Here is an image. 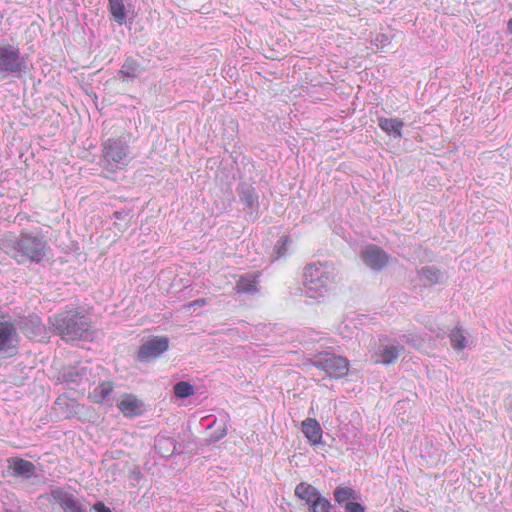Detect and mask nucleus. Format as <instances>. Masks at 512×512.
<instances>
[{"label":"nucleus","instance_id":"bb28decb","mask_svg":"<svg viewBox=\"0 0 512 512\" xmlns=\"http://www.w3.org/2000/svg\"><path fill=\"white\" fill-rule=\"evenodd\" d=\"M290 243V238L288 235H283L278 240L277 244L275 245V253L277 254V257H281L285 255L287 251V246Z\"/></svg>","mask_w":512,"mask_h":512},{"label":"nucleus","instance_id":"2f4dec72","mask_svg":"<svg viewBox=\"0 0 512 512\" xmlns=\"http://www.w3.org/2000/svg\"><path fill=\"white\" fill-rule=\"evenodd\" d=\"M507 32L509 34H512V17L509 19V21L507 23Z\"/></svg>","mask_w":512,"mask_h":512},{"label":"nucleus","instance_id":"a878e982","mask_svg":"<svg viewBox=\"0 0 512 512\" xmlns=\"http://www.w3.org/2000/svg\"><path fill=\"white\" fill-rule=\"evenodd\" d=\"M419 274L431 282H437L440 277V271L433 267H423Z\"/></svg>","mask_w":512,"mask_h":512},{"label":"nucleus","instance_id":"7c9ffc66","mask_svg":"<svg viewBox=\"0 0 512 512\" xmlns=\"http://www.w3.org/2000/svg\"><path fill=\"white\" fill-rule=\"evenodd\" d=\"M226 434H227V429L224 427V428H222V430L220 431V433H219L217 436H215L212 440H213L214 442H217V441H219L221 438H223Z\"/></svg>","mask_w":512,"mask_h":512},{"label":"nucleus","instance_id":"b1692460","mask_svg":"<svg viewBox=\"0 0 512 512\" xmlns=\"http://www.w3.org/2000/svg\"><path fill=\"white\" fill-rule=\"evenodd\" d=\"M173 390H174V394L176 395V397H178L180 399L190 397L194 394L193 385H191L187 381L177 382L174 385Z\"/></svg>","mask_w":512,"mask_h":512},{"label":"nucleus","instance_id":"412c9836","mask_svg":"<svg viewBox=\"0 0 512 512\" xmlns=\"http://www.w3.org/2000/svg\"><path fill=\"white\" fill-rule=\"evenodd\" d=\"M108 8L110 13L112 14L114 20L122 25L125 23L126 15H125V6L123 0H109Z\"/></svg>","mask_w":512,"mask_h":512},{"label":"nucleus","instance_id":"f257e3e1","mask_svg":"<svg viewBox=\"0 0 512 512\" xmlns=\"http://www.w3.org/2000/svg\"><path fill=\"white\" fill-rule=\"evenodd\" d=\"M3 251L18 264L40 263L50 251L45 236L40 231L23 229L18 236H8L2 243Z\"/></svg>","mask_w":512,"mask_h":512},{"label":"nucleus","instance_id":"c756f323","mask_svg":"<svg viewBox=\"0 0 512 512\" xmlns=\"http://www.w3.org/2000/svg\"><path fill=\"white\" fill-rule=\"evenodd\" d=\"M207 301L205 298L197 299L189 303V307H195V306H204L206 305Z\"/></svg>","mask_w":512,"mask_h":512},{"label":"nucleus","instance_id":"9d476101","mask_svg":"<svg viewBox=\"0 0 512 512\" xmlns=\"http://www.w3.org/2000/svg\"><path fill=\"white\" fill-rule=\"evenodd\" d=\"M361 258L367 266L374 270H381L390 260L389 254L375 245H370L364 249L361 252Z\"/></svg>","mask_w":512,"mask_h":512},{"label":"nucleus","instance_id":"f3484780","mask_svg":"<svg viewBox=\"0 0 512 512\" xmlns=\"http://www.w3.org/2000/svg\"><path fill=\"white\" fill-rule=\"evenodd\" d=\"M259 283V274H245L239 277L234 287L236 294L256 293Z\"/></svg>","mask_w":512,"mask_h":512},{"label":"nucleus","instance_id":"ddd939ff","mask_svg":"<svg viewBox=\"0 0 512 512\" xmlns=\"http://www.w3.org/2000/svg\"><path fill=\"white\" fill-rule=\"evenodd\" d=\"M403 351V345L382 346V348L373 355V361L375 364L389 365L394 363Z\"/></svg>","mask_w":512,"mask_h":512},{"label":"nucleus","instance_id":"aec40b11","mask_svg":"<svg viewBox=\"0 0 512 512\" xmlns=\"http://www.w3.org/2000/svg\"><path fill=\"white\" fill-rule=\"evenodd\" d=\"M334 500L342 505L344 503H348V501H353L357 498V493L354 489L347 486H338L335 488L334 492Z\"/></svg>","mask_w":512,"mask_h":512},{"label":"nucleus","instance_id":"6ab92c4d","mask_svg":"<svg viewBox=\"0 0 512 512\" xmlns=\"http://www.w3.org/2000/svg\"><path fill=\"white\" fill-rule=\"evenodd\" d=\"M23 333L30 339H36L44 331V326L37 315H29L25 318L21 327Z\"/></svg>","mask_w":512,"mask_h":512},{"label":"nucleus","instance_id":"20e7f679","mask_svg":"<svg viewBox=\"0 0 512 512\" xmlns=\"http://www.w3.org/2000/svg\"><path fill=\"white\" fill-rule=\"evenodd\" d=\"M101 167L110 174L125 169L131 162V151L124 137H110L101 145Z\"/></svg>","mask_w":512,"mask_h":512},{"label":"nucleus","instance_id":"39448f33","mask_svg":"<svg viewBox=\"0 0 512 512\" xmlns=\"http://www.w3.org/2000/svg\"><path fill=\"white\" fill-rule=\"evenodd\" d=\"M312 365L333 379H341L348 375L350 366L347 358L332 353H319Z\"/></svg>","mask_w":512,"mask_h":512},{"label":"nucleus","instance_id":"dca6fc26","mask_svg":"<svg viewBox=\"0 0 512 512\" xmlns=\"http://www.w3.org/2000/svg\"><path fill=\"white\" fill-rule=\"evenodd\" d=\"M143 70L140 63L135 58L129 56L118 71V76L122 81L135 80Z\"/></svg>","mask_w":512,"mask_h":512},{"label":"nucleus","instance_id":"2eb2a0df","mask_svg":"<svg viewBox=\"0 0 512 512\" xmlns=\"http://www.w3.org/2000/svg\"><path fill=\"white\" fill-rule=\"evenodd\" d=\"M9 469L14 476H24L30 478L35 474V465L22 458H13L8 460Z\"/></svg>","mask_w":512,"mask_h":512},{"label":"nucleus","instance_id":"6e6552de","mask_svg":"<svg viewBox=\"0 0 512 512\" xmlns=\"http://www.w3.org/2000/svg\"><path fill=\"white\" fill-rule=\"evenodd\" d=\"M19 343V335L15 324L11 321L0 322V353L15 352Z\"/></svg>","mask_w":512,"mask_h":512},{"label":"nucleus","instance_id":"5701e85b","mask_svg":"<svg viewBox=\"0 0 512 512\" xmlns=\"http://www.w3.org/2000/svg\"><path fill=\"white\" fill-rule=\"evenodd\" d=\"M113 389V383L110 381H103L102 383H100L98 387L94 390L95 402H104L110 396Z\"/></svg>","mask_w":512,"mask_h":512},{"label":"nucleus","instance_id":"4468645a","mask_svg":"<svg viewBox=\"0 0 512 512\" xmlns=\"http://www.w3.org/2000/svg\"><path fill=\"white\" fill-rule=\"evenodd\" d=\"M295 496L303 501L308 508H310L320 497H322L318 489L307 482H300L295 487Z\"/></svg>","mask_w":512,"mask_h":512},{"label":"nucleus","instance_id":"393cba45","mask_svg":"<svg viewBox=\"0 0 512 512\" xmlns=\"http://www.w3.org/2000/svg\"><path fill=\"white\" fill-rule=\"evenodd\" d=\"M311 512H336L331 502L324 496L320 497L310 508Z\"/></svg>","mask_w":512,"mask_h":512},{"label":"nucleus","instance_id":"cd10ccee","mask_svg":"<svg viewBox=\"0 0 512 512\" xmlns=\"http://www.w3.org/2000/svg\"><path fill=\"white\" fill-rule=\"evenodd\" d=\"M344 509L345 512H365V507L354 500L346 503Z\"/></svg>","mask_w":512,"mask_h":512},{"label":"nucleus","instance_id":"4be33fe9","mask_svg":"<svg viewBox=\"0 0 512 512\" xmlns=\"http://www.w3.org/2000/svg\"><path fill=\"white\" fill-rule=\"evenodd\" d=\"M449 339L451 346L457 351H461L466 347L467 338L464 334V330L459 326L451 330Z\"/></svg>","mask_w":512,"mask_h":512},{"label":"nucleus","instance_id":"c85d7f7f","mask_svg":"<svg viewBox=\"0 0 512 512\" xmlns=\"http://www.w3.org/2000/svg\"><path fill=\"white\" fill-rule=\"evenodd\" d=\"M93 509L96 511V512H111L110 508H108L104 503L102 502H97L94 504V507Z\"/></svg>","mask_w":512,"mask_h":512},{"label":"nucleus","instance_id":"1a4fd4ad","mask_svg":"<svg viewBox=\"0 0 512 512\" xmlns=\"http://www.w3.org/2000/svg\"><path fill=\"white\" fill-rule=\"evenodd\" d=\"M117 408L127 418L140 416L145 411L142 400L131 393L120 396L117 401Z\"/></svg>","mask_w":512,"mask_h":512},{"label":"nucleus","instance_id":"f8f14e48","mask_svg":"<svg viewBox=\"0 0 512 512\" xmlns=\"http://www.w3.org/2000/svg\"><path fill=\"white\" fill-rule=\"evenodd\" d=\"M301 430L311 445L318 446L322 443L323 430L316 419L306 418L301 424Z\"/></svg>","mask_w":512,"mask_h":512},{"label":"nucleus","instance_id":"7ed1b4c3","mask_svg":"<svg viewBox=\"0 0 512 512\" xmlns=\"http://www.w3.org/2000/svg\"><path fill=\"white\" fill-rule=\"evenodd\" d=\"M338 272L329 262L307 264L303 271V286L308 297L324 298L329 295L337 283Z\"/></svg>","mask_w":512,"mask_h":512},{"label":"nucleus","instance_id":"a211bd4d","mask_svg":"<svg viewBox=\"0 0 512 512\" xmlns=\"http://www.w3.org/2000/svg\"><path fill=\"white\" fill-rule=\"evenodd\" d=\"M378 125L386 134L394 135L397 138L402 137L404 122L401 119L380 117Z\"/></svg>","mask_w":512,"mask_h":512},{"label":"nucleus","instance_id":"0eeeda50","mask_svg":"<svg viewBox=\"0 0 512 512\" xmlns=\"http://www.w3.org/2000/svg\"><path fill=\"white\" fill-rule=\"evenodd\" d=\"M25 69V61L20 50L12 45L0 47V73L20 76Z\"/></svg>","mask_w":512,"mask_h":512},{"label":"nucleus","instance_id":"f03ea898","mask_svg":"<svg viewBox=\"0 0 512 512\" xmlns=\"http://www.w3.org/2000/svg\"><path fill=\"white\" fill-rule=\"evenodd\" d=\"M49 323L54 333L67 342L83 339L93 325L89 311L81 307H67L51 316Z\"/></svg>","mask_w":512,"mask_h":512},{"label":"nucleus","instance_id":"423d86ee","mask_svg":"<svg viewBox=\"0 0 512 512\" xmlns=\"http://www.w3.org/2000/svg\"><path fill=\"white\" fill-rule=\"evenodd\" d=\"M169 345L170 342L167 336H153L140 345L136 360L141 363L150 362L166 352Z\"/></svg>","mask_w":512,"mask_h":512},{"label":"nucleus","instance_id":"9b49d317","mask_svg":"<svg viewBox=\"0 0 512 512\" xmlns=\"http://www.w3.org/2000/svg\"><path fill=\"white\" fill-rule=\"evenodd\" d=\"M50 496L57 504H59L64 512H86L85 509L78 504L74 496L62 488L58 487L52 489Z\"/></svg>","mask_w":512,"mask_h":512}]
</instances>
